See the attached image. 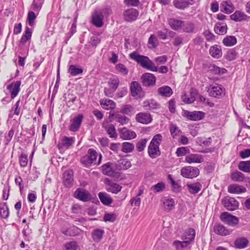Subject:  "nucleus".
I'll list each match as a JSON object with an SVG mask.
<instances>
[{
    "label": "nucleus",
    "instance_id": "1",
    "mask_svg": "<svg viewBox=\"0 0 250 250\" xmlns=\"http://www.w3.org/2000/svg\"><path fill=\"white\" fill-rule=\"evenodd\" d=\"M129 57L131 59L136 61L143 68L154 72L158 70L157 67L147 56L139 55L137 52L133 51L129 54Z\"/></svg>",
    "mask_w": 250,
    "mask_h": 250
},
{
    "label": "nucleus",
    "instance_id": "2",
    "mask_svg": "<svg viewBox=\"0 0 250 250\" xmlns=\"http://www.w3.org/2000/svg\"><path fill=\"white\" fill-rule=\"evenodd\" d=\"M162 140L163 136L161 134H157L153 137L147 149L148 156L151 158L154 159L161 155L159 146Z\"/></svg>",
    "mask_w": 250,
    "mask_h": 250
},
{
    "label": "nucleus",
    "instance_id": "3",
    "mask_svg": "<svg viewBox=\"0 0 250 250\" xmlns=\"http://www.w3.org/2000/svg\"><path fill=\"white\" fill-rule=\"evenodd\" d=\"M73 197L83 202H87L93 200L92 201L93 203H99L97 198H94L88 190L81 188L76 189L73 194Z\"/></svg>",
    "mask_w": 250,
    "mask_h": 250
},
{
    "label": "nucleus",
    "instance_id": "4",
    "mask_svg": "<svg viewBox=\"0 0 250 250\" xmlns=\"http://www.w3.org/2000/svg\"><path fill=\"white\" fill-rule=\"evenodd\" d=\"M222 204L228 210L234 211L237 209L239 206V202L234 198L227 196L221 200Z\"/></svg>",
    "mask_w": 250,
    "mask_h": 250
},
{
    "label": "nucleus",
    "instance_id": "5",
    "mask_svg": "<svg viewBox=\"0 0 250 250\" xmlns=\"http://www.w3.org/2000/svg\"><path fill=\"white\" fill-rule=\"evenodd\" d=\"M21 85V81H8L5 84L6 90L10 93L11 99H14L18 96L20 91Z\"/></svg>",
    "mask_w": 250,
    "mask_h": 250
},
{
    "label": "nucleus",
    "instance_id": "6",
    "mask_svg": "<svg viewBox=\"0 0 250 250\" xmlns=\"http://www.w3.org/2000/svg\"><path fill=\"white\" fill-rule=\"evenodd\" d=\"M98 156L97 152L93 148H89L87 154L81 159V162L86 167H89L96 160Z\"/></svg>",
    "mask_w": 250,
    "mask_h": 250
},
{
    "label": "nucleus",
    "instance_id": "7",
    "mask_svg": "<svg viewBox=\"0 0 250 250\" xmlns=\"http://www.w3.org/2000/svg\"><path fill=\"white\" fill-rule=\"evenodd\" d=\"M220 219L222 222L231 227L237 225L239 223V219L237 217L228 212H222L220 215Z\"/></svg>",
    "mask_w": 250,
    "mask_h": 250
},
{
    "label": "nucleus",
    "instance_id": "8",
    "mask_svg": "<svg viewBox=\"0 0 250 250\" xmlns=\"http://www.w3.org/2000/svg\"><path fill=\"white\" fill-rule=\"evenodd\" d=\"M199 169L196 167L188 166L183 167L181 169V175L186 178L193 179L199 174Z\"/></svg>",
    "mask_w": 250,
    "mask_h": 250
},
{
    "label": "nucleus",
    "instance_id": "9",
    "mask_svg": "<svg viewBox=\"0 0 250 250\" xmlns=\"http://www.w3.org/2000/svg\"><path fill=\"white\" fill-rule=\"evenodd\" d=\"M139 12L133 8H127L124 10L123 14V18L127 22H132L138 18Z\"/></svg>",
    "mask_w": 250,
    "mask_h": 250
},
{
    "label": "nucleus",
    "instance_id": "10",
    "mask_svg": "<svg viewBox=\"0 0 250 250\" xmlns=\"http://www.w3.org/2000/svg\"><path fill=\"white\" fill-rule=\"evenodd\" d=\"M83 118V115L79 114L71 119L69 126V131L74 132L78 131L81 125Z\"/></svg>",
    "mask_w": 250,
    "mask_h": 250
},
{
    "label": "nucleus",
    "instance_id": "11",
    "mask_svg": "<svg viewBox=\"0 0 250 250\" xmlns=\"http://www.w3.org/2000/svg\"><path fill=\"white\" fill-rule=\"evenodd\" d=\"M184 116L190 121H200L204 119L205 113L200 111H189L186 110L184 112Z\"/></svg>",
    "mask_w": 250,
    "mask_h": 250
},
{
    "label": "nucleus",
    "instance_id": "12",
    "mask_svg": "<svg viewBox=\"0 0 250 250\" xmlns=\"http://www.w3.org/2000/svg\"><path fill=\"white\" fill-rule=\"evenodd\" d=\"M131 94L133 97L139 96L140 98L144 96V93L142 91V87L137 82H132L130 85Z\"/></svg>",
    "mask_w": 250,
    "mask_h": 250
},
{
    "label": "nucleus",
    "instance_id": "13",
    "mask_svg": "<svg viewBox=\"0 0 250 250\" xmlns=\"http://www.w3.org/2000/svg\"><path fill=\"white\" fill-rule=\"evenodd\" d=\"M119 132L120 138L124 140H131L137 137V135L134 131L128 129L125 127L119 129Z\"/></svg>",
    "mask_w": 250,
    "mask_h": 250
},
{
    "label": "nucleus",
    "instance_id": "14",
    "mask_svg": "<svg viewBox=\"0 0 250 250\" xmlns=\"http://www.w3.org/2000/svg\"><path fill=\"white\" fill-rule=\"evenodd\" d=\"M195 0H173V5L177 9L184 10L195 3Z\"/></svg>",
    "mask_w": 250,
    "mask_h": 250
},
{
    "label": "nucleus",
    "instance_id": "15",
    "mask_svg": "<svg viewBox=\"0 0 250 250\" xmlns=\"http://www.w3.org/2000/svg\"><path fill=\"white\" fill-rule=\"evenodd\" d=\"M104 183L107 187L106 190L112 193L117 194L119 192L122 188V186L117 183L113 182L108 178L105 179Z\"/></svg>",
    "mask_w": 250,
    "mask_h": 250
},
{
    "label": "nucleus",
    "instance_id": "16",
    "mask_svg": "<svg viewBox=\"0 0 250 250\" xmlns=\"http://www.w3.org/2000/svg\"><path fill=\"white\" fill-rule=\"evenodd\" d=\"M73 171L71 169L66 170L63 173L62 182L66 188H70L73 184Z\"/></svg>",
    "mask_w": 250,
    "mask_h": 250
},
{
    "label": "nucleus",
    "instance_id": "17",
    "mask_svg": "<svg viewBox=\"0 0 250 250\" xmlns=\"http://www.w3.org/2000/svg\"><path fill=\"white\" fill-rule=\"evenodd\" d=\"M225 88L221 85L213 86L208 91L209 96L221 98L225 94Z\"/></svg>",
    "mask_w": 250,
    "mask_h": 250
},
{
    "label": "nucleus",
    "instance_id": "18",
    "mask_svg": "<svg viewBox=\"0 0 250 250\" xmlns=\"http://www.w3.org/2000/svg\"><path fill=\"white\" fill-rule=\"evenodd\" d=\"M61 232L66 236L74 237L80 234L83 230L76 226L73 225L67 229H61Z\"/></svg>",
    "mask_w": 250,
    "mask_h": 250
},
{
    "label": "nucleus",
    "instance_id": "19",
    "mask_svg": "<svg viewBox=\"0 0 250 250\" xmlns=\"http://www.w3.org/2000/svg\"><path fill=\"white\" fill-rule=\"evenodd\" d=\"M135 119L138 122L146 125L151 123L152 120L151 115L146 112H140L137 114Z\"/></svg>",
    "mask_w": 250,
    "mask_h": 250
},
{
    "label": "nucleus",
    "instance_id": "20",
    "mask_svg": "<svg viewBox=\"0 0 250 250\" xmlns=\"http://www.w3.org/2000/svg\"><path fill=\"white\" fill-rule=\"evenodd\" d=\"M75 142V137L64 136L61 140V143L59 144L58 147L59 149L63 147L68 149L74 144Z\"/></svg>",
    "mask_w": 250,
    "mask_h": 250
},
{
    "label": "nucleus",
    "instance_id": "21",
    "mask_svg": "<svg viewBox=\"0 0 250 250\" xmlns=\"http://www.w3.org/2000/svg\"><path fill=\"white\" fill-rule=\"evenodd\" d=\"M107 121L106 123L104 121L102 124V127L105 129L107 134L110 138L115 139H117L118 135L115 126L111 124L107 125Z\"/></svg>",
    "mask_w": 250,
    "mask_h": 250
},
{
    "label": "nucleus",
    "instance_id": "22",
    "mask_svg": "<svg viewBox=\"0 0 250 250\" xmlns=\"http://www.w3.org/2000/svg\"><path fill=\"white\" fill-rule=\"evenodd\" d=\"M113 164L111 162H107L104 164L102 167V173L105 175L110 177H115V171L112 167Z\"/></svg>",
    "mask_w": 250,
    "mask_h": 250
},
{
    "label": "nucleus",
    "instance_id": "23",
    "mask_svg": "<svg viewBox=\"0 0 250 250\" xmlns=\"http://www.w3.org/2000/svg\"><path fill=\"white\" fill-rule=\"evenodd\" d=\"M104 16L102 13L95 12L92 15L91 22L97 27H101L104 24Z\"/></svg>",
    "mask_w": 250,
    "mask_h": 250
},
{
    "label": "nucleus",
    "instance_id": "24",
    "mask_svg": "<svg viewBox=\"0 0 250 250\" xmlns=\"http://www.w3.org/2000/svg\"><path fill=\"white\" fill-rule=\"evenodd\" d=\"M167 22L170 28L175 31L181 29L184 23V21L174 18L168 19Z\"/></svg>",
    "mask_w": 250,
    "mask_h": 250
},
{
    "label": "nucleus",
    "instance_id": "25",
    "mask_svg": "<svg viewBox=\"0 0 250 250\" xmlns=\"http://www.w3.org/2000/svg\"><path fill=\"white\" fill-rule=\"evenodd\" d=\"M214 232L217 235L224 236L231 233V231L227 229L224 225L218 224L214 226Z\"/></svg>",
    "mask_w": 250,
    "mask_h": 250
},
{
    "label": "nucleus",
    "instance_id": "26",
    "mask_svg": "<svg viewBox=\"0 0 250 250\" xmlns=\"http://www.w3.org/2000/svg\"><path fill=\"white\" fill-rule=\"evenodd\" d=\"M185 161L189 164L193 163H201L203 161V158L201 155L192 153L186 156Z\"/></svg>",
    "mask_w": 250,
    "mask_h": 250
},
{
    "label": "nucleus",
    "instance_id": "27",
    "mask_svg": "<svg viewBox=\"0 0 250 250\" xmlns=\"http://www.w3.org/2000/svg\"><path fill=\"white\" fill-rule=\"evenodd\" d=\"M160 104L153 99L146 100L143 102V107L145 110H153L160 108Z\"/></svg>",
    "mask_w": 250,
    "mask_h": 250
},
{
    "label": "nucleus",
    "instance_id": "28",
    "mask_svg": "<svg viewBox=\"0 0 250 250\" xmlns=\"http://www.w3.org/2000/svg\"><path fill=\"white\" fill-rule=\"evenodd\" d=\"M246 191L245 188L237 184L230 185L228 188V191L230 193L240 194L244 193Z\"/></svg>",
    "mask_w": 250,
    "mask_h": 250
},
{
    "label": "nucleus",
    "instance_id": "29",
    "mask_svg": "<svg viewBox=\"0 0 250 250\" xmlns=\"http://www.w3.org/2000/svg\"><path fill=\"white\" fill-rule=\"evenodd\" d=\"M195 230L193 228H189L182 235V239L183 240L188 241L190 244L195 237Z\"/></svg>",
    "mask_w": 250,
    "mask_h": 250
},
{
    "label": "nucleus",
    "instance_id": "30",
    "mask_svg": "<svg viewBox=\"0 0 250 250\" xmlns=\"http://www.w3.org/2000/svg\"><path fill=\"white\" fill-rule=\"evenodd\" d=\"M230 19L236 22H240L243 21H246L248 16L244 12L240 11H236L233 14L230 15Z\"/></svg>",
    "mask_w": 250,
    "mask_h": 250
},
{
    "label": "nucleus",
    "instance_id": "31",
    "mask_svg": "<svg viewBox=\"0 0 250 250\" xmlns=\"http://www.w3.org/2000/svg\"><path fill=\"white\" fill-rule=\"evenodd\" d=\"M248 244V240L244 237L237 238L234 242V247L239 249H243L246 248Z\"/></svg>",
    "mask_w": 250,
    "mask_h": 250
},
{
    "label": "nucleus",
    "instance_id": "32",
    "mask_svg": "<svg viewBox=\"0 0 250 250\" xmlns=\"http://www.w3.org/2000/svg\"><path fill=\"white\" fill-rule=\"evenodd\" d=\"M99 198L103 204L109 206L113 201L112 198L106 192H100L98 194Z\"/></svg>",
    "mask_w": 250,
    "mask_h": 250
},
{
    "label": "nucleus",
    "instance_id": "33",
    "mask_svg": "<svg viewBox=\"0 0 250 250\" xmlns=\"http://www.w3.org/2000/svg\"><path fill=\"white\" fill-rule=\"evenodd\" d=\"M100 104L104 109L106 110L113 109L116 106L115 103L110 99L101 100Z\"/></svg>",
    "mask_w": 250,
    "mask_h": 250
},
{
    "label": "nucleus",
    "instance_id": "34",
    "mask_svg": "<svg viewBox=\"0 0 250 250\" xmlns=\"http://www.w3.org/2000/svg\"><path fill=\"white\" fill-rule=\"evenodd\" d=\"M209 54L213 58L218 59L222 55V49L220 46L215 45L210 47Z\"/></svg>",
    "mask_w": 250,
    "mask_h": 250
},
{
    "label": "nucleus",
    "instance_id": "35",
    "mask_svg": "<svg viewBox=\"0 0 250 250\" xmlns=\"http://www.w3.org/2000/svg\"><path fill=\"white\" fill-rule=\"evenodd\" d=\"M187 186L188 191L193 194H195L199 192L202 188L201 184L199 182L193 184H188Z\"/></svg>",
    "mask_w": 250,
    "mask_h": 250
},
{
    "label": "nucleus",
    "instance_id": "36",
    "mask_svg": "<svg viewBox=\"0 0 250 250\" xmlns=\"http://www.w3.org/2000/svg\"><path fill=\"white\" fill-rule=\"evenodd\" d=\"M104 233L103 229H94L91 233V236L95 242H100L103 238Z\"/></svg>",
    "mask_w": 250,
    "mask_h": 250
},
{
    "label": "nucleus",
    "instance_id": "37",
    "mask_svg": "<svg viewBox=\"0 0 250 250\" xmlns=\"http://www.w3.org/2000/svg\"><path fill=\"white\" fill-rule=\"evenodd\" d=\"M221 11L225 13L229 14L234 10L232 3L228 1H223L221 4Z\"/></svg>",
    "mask_w": 250,
    "mask_h": 250
},
{
    "label": "nucleus",
    "instance_id": "38",
    "mask_svg": "<svg viewBox=\"0 0 250 250\" xmlns=\"http://www.w3.org/2000/svg\"><path fill=\"white\" fill-rule=\"evenodd\" d=\"M222 42L226 46H232L236 44L237 39L233 36H227L223 40Z\"/></svg>",
    "mask_w": 250,
    "mask_h": 250
},
{
    "label": "nucleus",
    "instance_id": "39",
    "mask_svg": "<svg viewBox=\"0 0 250 250\" xmlns=\"http://www.w3.org/2000/svg\"><path fill=\"white\" fill-rule=\"evenodd\" d=\"M181 29H182L184 32L186 33L196 32V28L194 23L189 21L185 22L184 21V23L182 25Z\"/></svg>",
    "mask_w": 250,
    "mask_h": 250
},
{
    "label": "nucleus",
    "instance_id": "40",
    "mask_svg": "<svg viewBox=\"0 0 250 250\" xmlns=\"http://www.w3.org/2000/svg\"><path fill=\"white\" fill-rule=\"evenodd\" d=\"M120 112L131 116L135 112L134 108L131 104H124L121 106Z\"/></svg>",
    "mask_w": 250,
    "mask_h": 250
},
{
    "label": "nucleus",
    "instance_id": "41",
    "mask_svg": "<svg viewBox=\"0 0 250 250\" xmlns=\"http://www.w3.org/2000/svg\"><path fill=\"white\" fill-rule=\"evenodd\" d=\"M9 215V210L7 203H3L0 206V217L7 219Z\"/></svg>",
    "mask_w": 250,
    "mask_h": 250
},
{
    "label": "nucleus",
    "instance_id": "42",
    "mask_svg": "<svg viewBox=\"0 0 250 250\" xmlns=\"http://www.w3.org/2000/svg\"><path fill=\"white\" fill-rule=\"evenodd\" d=\"M230 177L232 181L238 182H243L245 179V175L238 170L232 172Z\"/></svg>",
    "mask_w": 250,
    "mask_h": 250
},
{
    "label": "nucleus",
    "instance_id": "43",
    "mask_svg": "<svg viewBox=\"0 0 250 250\" xmlns=\"http://www.w3.org/2000/svg\"><path fill=\"white\" fill-rule=\"evenodd\" d=\"M158 92L159 94L165 97H170L173 93L172 89L168 86L159 87Z\"/></svg>",
    "mask_w": 250,
    "mask_h": 250
},
{
    "label": "nucleus",
    "instance_id": "44",
    "mask_svg": "<svg viewBox=\"0 0 250 250\" xmlns=\"http://www.w3.org/2000/svg\"><path fill=\"white\" fill-rule=\"evenodd\" d=\"M31 36V29H30L29 27H26L25 32L21 38L20 43L22 45H24L27 41L30 40Z\"/></svg>",
    "mask_w": 250,
    "mask_h": 250
},
{
    "label": "nucleus",
    "instance_id": "45",
    "mask_svg": "<svg viewBox=\"0 0 250 250\" xmlns=\"http://www.w3.org/2000/svg\"><path fill=\"white\" fill-rule=\"evenodd\" d=\"M239 170L246 173H250V160L241 161L238 166Z\"/></svg>",
    "mask_w": 250,
    "mask_h": 250
},
{
    "label": "nucleus",
    "instance_id": "46",
    "mask_svg": "<svg viewBox=\"0 0 250 250\" xmlns=\"http://www.w3.org/2000/svg\"><path fill=\"white\" fill-rule=\"evenodd\" d=\"M227 26L226 24L218 23L214 27V31L217 34L224 35L227 33Z\"/></svg>",
    "mask_w": 250,
    "mask_h": 250
},
{
    "label": "nucleus",
    "instance_id": "47",
    "mask_svg": "<svg viewBox=\"0 0 250 250\" xmlns=\"http://www.w3.org/2000/svg\"><path fill=\"white\" fill-rule=\"evenodd\" d=\"M209 68L210 71L216 74L223 75L227 73L226 69L220 68L214 64H211Z\"/></svg>",
    "mask_w": 250,
    "mask_h": 250
},
{
    "label": "nucleus",
    "instance_id": "48",
    "mask_svg": "<svg viewBox=\"0 0 250 250\" xmlns=\"http://www.w3.org/2000/svg\"><path fill=\"white\" fill-rule=\"evenodd\" d=\"M189 245V242L185 240L183 241L175 240L172 242V246L175 248L176 250L185 248L187 247Z\"/></svg>",
    "mask_w": 250,
    "mask_h": 250
},
{
    "label": "nucleus",
    "instance_id": "49",
    "mask_svg": "<svg viewBox=\"0 0 250 250\" xmlns=\"http://www.w3.org/2000/svg\"><path fill=\"white\" fill-rule=\"evenodd\" d=\"M181 99L184 103L187 104H192L195 101V96L192 92H190L189 95L184 93L182 95Z\"/></svg>",
    "mask_w": 250,
    "mask_h": 250
},
{
    "label": "nucleus",
    "instance_id": "50",
    "mask_svg": "<svg viewBox=\"0 0 250 250\" xmlns=\"http://www.w3.org/2000/svg\"><path fill=\"white\" fill-rule=\"evenodd\" d=\"M238 56V53L236 52L234 48L229 49L226 54L225 55V58L226 60L231 61L236 59Z\"/></svg>",
    "mask_w": 250,
    "mask_h": 250
},
{
    "label": "nucleus",
    "instance_id": "51",
    "mask_svg": "<svg viewBox=\"0 0 250 250\" xmlns=\"http://www.w3.org/2000/svg\"><path fill=\"white\" fill-rule=\"evenodd\" d=\"M169 131L171 136L174 139L176 138V137L179 136L180 133L182 132L177 126L173 124H171L170 125Z\"/></svg>",
    "mask_w": 250,
    "mask_h": 250
},
{
    "label": "nucleus",
    "instance_id": "52",
    "mask_svg": "<svg viewBox=\"0 0 250 250\" xmlns=\"http://www.w3.org/2000/svg\"><path fill=\"white\" fill-rule=\"evenodd\" d=\"M143 193V190H139V192L137 194V195L135 197L132 198L129 202L130 205L132 206H136V207H139L141 204V199L140 197H139L140 196H141Z\"/></svg>",
    "mask_w": 250,
    "mask_h": 250
},
{
    "label": "nucleus",
    "instance_id": "53",
    "mask_svg": "<svg viewBox=\"0 0 250 250\" xmlns=\"http://www.w3.org/2000/svg\"><path fill=\"white\" fill-rule=\"evenodd\" d=\"M134 148V145L131 143L125 142L122 144V151L125 153L131 152Z\"/></svg>",
    "mask_w": 250,
    "mask_h": 250
},
{
    "label": "nucleus",
    "instance_id": "54",
    "mask_svg": "<svg viewBox=\"0 0 250 250\" xmlns=\"http://www.w3.org/2000/svg\"><path fill=\"white\" fill-rule=\"evenodd\" d=\"M176 154L178 157H182L190 153V150L188 147L182 146L177 148Z\"/></svg>",
    "mask_w": 250,
    "mask_h": 250
},
{
    "label": "nucleus",
    "instance_id": "55",
    "mask_svg": "<svg viewBox=\"0 0 250 250\" xmlns=\"http://www.w3.org/2000/svg\"><path fill=\"white\" fill-rule=\"evenodd\" d=\"M165 188V184L163 182H160L152 186L151 189L153 190L155 193H158L163 191Z\"/></svg>",
    "mask_w": 250,
    "mask_h": 250
},
{
    "label": "nucleus",
    "instance_id": "56",
    "mask_svg": "<svg viewBox=\"0 0 250 250\" xmlns=\"http://www.w3.org/2000/svg\"><path fill=\"white\" fill-rule=\"evenodd\" d=\"M164 208L166 210H170L175 206L174 200L172 199H165L164 201Z\"/></svg>",
    "mask_w": 250,
    "mask_h": 250
},
{
    "label": "nucleus",
    "instance_id": "57",
    "mask_svg": "<svg viewBox=\"0 0 250 250\" xmlns=\"http://www.w3.org/2000/svg\"><path fill=\"white\" fill-rule=\"evenodd\" d=\"M68 72L72 76H76L77 75L82 74L83 70L81 68L76 65H71L69 66Z\"/></svg>",
    "mask_w": 250,
    "mask_h": 250
},
{
    "label": "nucleus",
    "instance_id": "58",
    "mask_svg": "<svg viewBox=\"0 0 250 250\" xmlns=\"http://www.w3.org/2000/svg\"><path fill=\"white\" fill-rule=\"evenodd\" d=\"M211 140L210 137L205 140L202 137H197L196 140V144L200 146H209L211 144Z\"/></svg>",
    "mask_w": 250,
    "mask_h": 250
},
{
    "label": "nucleus",
    "instance_id": "59",
    "mask_svg": "<svg viewBox=\"0 0 250 250\" xmlns=\"http://www.w3.org/2000/svg\"><path fill=\"white\" fill-rule=\"evenodd\" d=\"M27 154L22 153L19 157V163L21 167H24L27 166L28 164Z\"/></svg>",
    "mask_w": 250,
    "mask_h": 250
},
{
    "label": "nucleus",
    "instance_id": "60",
    "mask_svg": "<svg viewBox=\"0 0 250 250\" xmlns=\"http://www.w3.org/2000/svg\"><path fill=\"white\" fill-rule=\"evenodd\" d=\"M148 140L146 138L142 139L136 144V149L139 152L143 151L146 147Z\"/></svg>",
    "mask_w": 250,
    "mask_h": 250
},
{
    "label": "nucleus",
    "instance_id": "61",
    "mask_svg": "<svg viewBox=\"0 0 250 250\" xmlns=\"http://www.w3.org/2000/svg\"><path fill=\"white\" fill-rule=\"evenodd\" d=\"M148 43L150 48H154L158 44V40L154 35H151L148 40Z\"/></svg>",
    "mask_w": 250,
    "mask_h": 250
},
{
    "label": "nucleus",
    "instance_id": "62",
    "mask_svg": "<svg viewBox=\"0 0 250 250\" xmlns=\"http://www.w3.org/2000/svg\"><path fill=\"white\" fill-rule=\"evenodd\" d=\"M37 16L33 11H29L28 13L27 20L28 24L30 26H33L35 24V20Z\"/></svg>",
    "mask_w": 250,
    "mask_h": 250
},
{
    "label": "nucleus",
    "instance_id": "63",
    "mask_svg": "<svg viewBox=\"0 0 250 250\" xmlns=\"http://www.w3.org/2000/svg\"><path fill=\"white\" fill-rule=\"evenodd\" d=\"M78 247L77 243L75 241L67 242L64 245V250H77Z\"/></svg>",
    "mask_w": 250,
    "mask_h": 250
},
{
    "label": "nucleus",
    "instance_id": "64",
    "mask_svg": "<svg viewBox=\"0 0 250 250\" xmlns=\"http://www.w3.org/2000/svg\"><path fill=\"white\" fill-rule=\"evenodd\" d=\"M119 79H110L108 84L109 88L115 91L119 86Z\"/></svg>",
    "mask_w": 250,
    "mask_h": 250
}]
</instances>
